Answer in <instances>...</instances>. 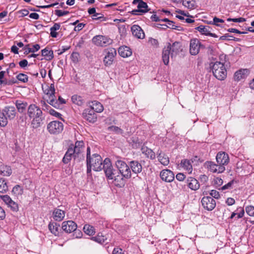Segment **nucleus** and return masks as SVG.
Wrapping results in <instances>:
<instances>
[{"label": "nucleus", "mask_w": 254, "mask_h": 254, "mask_svg": "<svg viewBox=\"0 0 254 254\" xmlns=\"http://www.w3.org/2000/svg\"><path fill=\"white\" fill-rule=\"evenodd\" d=\"M92 105L90 106V109L94 110V112L101 113L104 110L103 106L100 102L94 101L92 102Z\"/></svg>", "instance_id": "obj_35"}, {"label": "nucleus", "mask_w": 254, "mask_h": 254, "mask_svg": "<svg viewBox=\"0 0 254 254\" xmlns=\"http://www.w3.org/2000/svg\"><path fill=\"white\" fill-rule=\"evenodd\" d=\"M73 232V236L75 238H81L82 237V232L80 230H77V229Z\"/></svg>", "instance_id": "obj_58"}, {"label": "nucleus", "mask_w": 254, "mask_h": 254, "mask_svg": "<svg viewBox=\"0 0 254 254\" xmlns=\"http://www.w3.org/2000/svg\"><path fill=\"white\" fill-rule=\"evenodd\" d=\"M234 183V180H232L231 181L229 182L227 184L225 185L223 187H221V190H230L232 189V186L233 185Z\"/></svg>", "instance_id": "obj_54"}, {"label": "nucleus", "mask_w": 254, "mask_h": 254, "mask_svg": "<svg viewBox=\"0 0 254 254\" xmlns=\"http://www.w3.org/2000/svg\"><path fill=\"white\" fill-rule=\"evenodd\" d=\"M15 106L20 113H23L25 111L27 106V103L21 100H16L15 103Z\"/></svg>", "instance_id": "obj_36"}, {"label": "nucleus", "mask_w": 254, "mask_h": 254, "mask_svg": "<svg viewBox=\"0 0 254 254\" xmlns=\"http://www.w3.org/2000/svg\"><path fill=\"white\" fill-rule=\"evenodd\" d=\"M214 76L219 80H224L227 77V70L224 64L220 62H216L210 64Z\"/></svg>", "instance_id": "obj_3"}, {"label": "nucleus", "mask_w": 254, "mask_h": 254, "mask_svg": "<svg viewBox=\"0 0 254 254\" xmlns=\"http://www.w3.org/2000/svg\"><path fill=\"white\" fill-rule=\"evenodd\" d=\"M249 74V70L246 68H241L236 71L234 75V80L235 81H240L246 78Z\"/></svg>", "instance_id": "obj_19"}, {"label": "nucleus", "mask_w": 254, "mask_h": 254, "mask_svg": "<svg viewBox=\"0 0 254 254\" xmlns=\"http://www.w3.org/2000/svg\"><path fill=\"white\" fill-rule=\"evenodd\" d=\"M103 169H104L106 177L110 180H113L114 175L118 172L113 168V167L111 163L110 160L109 158H106L103 162Z\"/></svg>", "instance_id": "obj_8"}, {"label": "nucleus", "mask_w": 254, "mask_h": 254, "mask_svg": "<svg viewBox=\"0 0 254 254\" xmlns=\"http://www.w3.org/2000/svg\"><path fill=\"white\" fill-rule=\"evenodd\" d=\"M7 205L8 207H10L11 210L13 211H17L18 210V204L12 199Z\"/></svg>", "instance_id": "obj_48"}, {"label": "nucleus", "mask_w": 254, "mask_h": 254, "mask_svg": "<svg viewBox=\"0 0 254 254\" xmlns=\"http://www.w3.org/2000/svg\"><path fill=\"white\" fill-rule=\"evenodd\" d=\"M176 179L179 181H183L185 180L186 176L183 173H178L176 175Z\"/></svg>", "instance_id": "obj_62"}, {"label": "nucleus", "mask_w": 254, "mask_h": 254, "mask_svg": "<svg viewBox=\"0 0 254 254\" xmlns=\"http://www.w3.org/2000/svg\"><path fill=\"white\" fill-rule=\"evenodd\" d=\"M246 213L250 216H254V206L249 205L246 207Z\"/></svg>", "instance_id": "obj_49"}, {"label": "nucleus", "mask_w": 254, "mask_h": 254, "mask_svg": "<svg viewBox=\"0 0 254 254\" xmlns=\"http://www.w3.org/2000/svg\"><path fill=\"white\" fill-rule=\"evenodd\" d=\"M132 3L137 4L138 8L132 10L131 13L133 15H138V12L145 13L148 11L147 3L142 0H133Z\"/></svg>", "instance_id": "obj_12"}, {"label": "nucleus", "mask_w": 254, "mask_h": 254, "mask_svg": "<svg viewBox=\"0 0 254 254\" xmlns=\"http://www.w3.org/2000/svg\"><path fill=\"white\" fill-rule=\"evenodd\" d=\"M226 203L228 205H232L235 204V200L233 198L228 197L226 201Z\"/></svg>", "instance_id": "obj_63"}, {"label": "nucleus", "mask_w": 254, "mask_h": 254, "mask_svg": "<svg viewBox=\"0 0 254 254\" xmlns=\"http://www.w3.org/2000/svg\"><path fill=\"white\" fill-rule=\"evenodd\" d=\"M163 29H166L167 28H171L173 29H176V27L174 24V22L170 20L168 22H167V24L163 25Z\"/></svg>", "instance_id": "obj_51"}, {"label": "nucleus", "mask_w": 254, "mask_h": 254, "mask_svg": "<svg viewBox=\"0 0 254 254\" xmlns=\"http://www.w3.org/2000/svg\"><path fill=\"white\" fill-rule=\"evenodd\" d=\"M183 4L186 7L190 9H193L195 7V1L194 0H182Z\"/></svg>", "instance_id": "obj_41"}, {"label": "nucleus", "mask_w": 254, "mask_h": 254, "mask_svg": "<svg viewBox=\"0 0 254 254\" xmlns=\"http://www.w3.org/2000/svg\"><path fill=\"white\" fill-rule=\"evenodd\" d=\"M65 216V212L61 209L56 208L53 212V218L57 221H62Z\"/></svg>", "instance_id": "obj_28"}, {"label": "nucleus", "mask_w": 254, "mask_h": 254, "mask_svg": "<svg viewBox=\"0 0 254 254\" xmlns=\"http://www.w3.org/2000/svg\"><path fill=\"white\" fill-rule=\"evenodd\" d=\"M60 225L56 222H50L48 228L50 232L55 236H58L59 234Z\"/></svg>", "instance_id": "obj_32"}, {"label": "nucleus", "mask_w": 254, "mask_h": 254, "mask_svg": "<svg viewBox=\"0 0 254 254\" xmlns=\"http://www.w3.org/2000/svg\"><path fill=\"white\" fill-rule=\"evenodd\" d=\"M92 42L97 46L106 47L112 44L113 40L108 37L99 35L92 38Z\"/></svg>", "instance_id": "obj_10"}, {"label": "nucleus", "mask_w": 254, "mask_h": 254, "mask_svg": "<svg viewBox=\"0 0 254 254\" xmlns=\"http://www.w3.org/2000/svg\"><path fill=\"white\" fill-rule=\"evenodd\" d=\"M141 152L146 157L150 159L153 160L156 157V155L154 151L147 146H142L141 148Z\"/></svg>", "instance_id": "obj_29"}, {"label": "nucleus", "mask_w": 254, "mask_h": 254, "mask_svg": "<svg viewBox=\"0 0 254 254\" xmlns=\"http://www.w3.org/2000/svg\"><path fill=\"white\" fill-rule=\"evenodd\" d=\"M42 56L45 57L47 61H50L54 58L53 51L49 49L46 48L41 51Z\"/></svg>", "instance_id": "obj_34"}, {"label": "nucleus", "mask_w": 254, "mask_h": 254, "mask_svg": "<svg viewBox=\"0 0 254 254\" xmlns=\"http://www.w3.org/2000/svg\"><path fill=\"white\" fill-rule=\"evenodd\" d=\"M109 128L113 131H114L121 134H122L123 133V130L120 127L116 126H112L110 127Z\"/></svg>", "instance_id": "obj_60"}, {"label": "nucleus", "mask_w": 254, "mask_h": 254, "mask_svg": "<svg viewBox=\"0 0 254 254\" xmlns=\"http://www.w3.org/2000/svg\"><path fill=\"white\" fill-rule=\"evenodd\" d=\"M201 202L203 208L208 211L212 210L216 206L215 200L211 196L203 197Z\"/></svg>", "instance_id": "obj_11"}, {"label": "nucleus", "mask_w": 254, "mask_h": 254, "mask_svg": "<svg viewBox=\"0 0 254 254\" xmlns=\"http://www.w3.org/2000/svg\"><path fill=\"white\" fill-rule=\"evenodd\" d=\"M105 57L103 63L106 66H110L113 64L114 58L117 55V51L115 48H110L105 50Z\"/></svg>", "instance_id": "obj_9"}, {"label": "nucleus", "mask_w": 254, "mask_h": 254, "mask_svg": "<svg viewBox=\"0 0 254 254\" xmlns=\"http://www.w3.org/2000/svg\"><path fill=\"white\" fill-rule=\"evenodd\" d=\"M23 192V189L19 185L15 186L12 190V193L16 196L21 195Z\"/></svg>", "instance_id": "obj_43"}, {"label": "nucleus", "mask_w": 254, "mask_h": 254, "mask_svg": "<svg viewBox=\"0 0 254 254\" xmlns=\"http://www.w3.org/2000/svg\"><path fill=\"white\" fill-rule=\"evenodd\" d=\"M187 186L191 190H196L199 188L200 185L198 181L193 177H189L187 180Z\"/></svg>", "instance_id": "obj_24"}, {"label": "nucleus", "mask_w": 254, "mask_h": 254, "mask_svg": "<svg viewBox=\"0 0 254 254\" xmlns=\"http://www.w3.org/2000/svg\"><path fill=\"white\" fill-rule=\"evenodd\" d=\"M158 160L164 166H167L169 163V158L164 153L161 151L158 154Z\"/></svg>", "instance_id": "obj_33"}, {"label": "nucleus", "mask_w": 254, "mask_h": 254, "mask_svg": "<svg viewBox=\"0 0 254 254\" xmlns=\"http://www.w3.org/2000/svg\"><path fill=\"white\" fill-rule=\"evenodd\" d=\"M76 157L77 155L74 154V151H72V147H69L63 159V161L64 163L67 164L71 160L72 157Z\"/></svg>", "instance_id": "obj_27"}, {"label": "nucleus", "mask_w": 254, "mask_h": 254, "mask_svg": "<svg viewBox=\"0 0 254 254\" xmlns=\"http://www.w3.org/2000/svg\"><path fill=\"white\" fill-rule=\"evenodd\" d=\"M70 147H72V151L77 156L82 153L84 149V143L83 141H76L74 146L72 145Z\"/></svg>", "instance_id": "obj_23"}, {"label": "nucleus", "mask_w": 254, "mask_h": 254, "mask_svg": "<svg viewBox=\"0 0 254 254\" xmlns=\"http://www.w3.org/2000/svg\"><path fill=\"white\" fill-rule=\"evenodd\" d=\"M69 11H63L62 10L57 9L55 10V14L57 15L58 17H61L64 15H67L69 14Z\"/></svg>", "instance_id": "obj_52"}, {"label": "nucleus", "mask_w": 254, "mask_h": 254, "mask_svg": "<svg viewBox=\"0 0 254 254\" xmlns=\"http://www.w3.org/2000/svg\"><path fill=\"white\" fill-rule=\"evenodd\" d=\"M113 177V183L117 187L122 188L125 186L126 183L125 177L119 173H117Z\"/></svg>", "instance_id": "obj_22"}, {"label": "nucleus", "mask_w": 254, "mask_h": 254, "mask_svg": "<svg viewBox=\"0 0 254 254\" xmlns=\"http://www.w3.org/2000/svg\"><path fill=\"white\" fill-rule=\"evenodd\" d=\"M181 47L180 42H175L172 45L168 43L167 46L164 47L162 52V60L165 65L169 63L170 55L171 58L177 55L181 51Z\"/></svg>", "instance_id": "obj_1"}, {"label": "nucleus", "mask_w": 254, "mask_h": 254, "mask_svg": "<svg viewBox=\"0 0 254 254\" xmlns=\"http://www.w3.org/2000/svg\"><path fill=\"white\" fill-rule=\"evenodd\" d=\"M180 166L184 170L187 171L189 173H191L192 167L190 161L188 159H183L180 163Z\"/></svg>", "instance_id": "obj_31"}, {"label": "nucleus", "mask_w": 254, "mask_h": 254, "mask_svg": "<svg viewBox=\"0 0 254 254\" xmlns=\"http://www.w3.org/2000/svg\"><path fill=\"white\" fill-rule=\"evenodd\" d=\"M210 27L208 26H204L201 25L195 28V29L201 32L202 34L208 36V33L209 32Z\"/></svg>", "instance_id": "obj_42"}, {"label": "nucleus", "mask_w": 254, "mask_h": 254, "mask_svg": "<svg viewBox=\"0 0 254 254\" xmlns=\"http://www.w3.org/2000/svg\"><path fill=\"white\" fill-rule=\"evenodd\" d=\"M17 79L23 83H26L28 80V77L24 73H19L16 76Z\"/></svg>", "instance_id": "obj_46"}, {"label": "nucleus", "mask_w": 254, "mask_h": 254, "mask_svg": "<svg viewBox=\"0 0 254 254\" xmlns=\"http://www.w3.org/2000/svg\"><path fill=\"white\" fill-rule=\"evenodd\" d=\"M112 254H123V250L119 248H115L113 250Z\"/></svg>", "instance_id": "obj_64"}, {"label": "nucleus", "mask_w": 254, "mask_h": 254, "mask_svg": "<svg viewBox=\"0 0 254 254\" xmlns=\"http://www.w3.org/2000/svg\"><path fill=\"white\" fill-rule=\"evenodd\" d=\"M116 166L119 170L118 173L122 174L125 179H128L131 177L129 166L125 162L121 160L116 161Z\"/></svg>", "instance_id": "obj_6"}, {"label": "nucleus", "mask_w": 254, "mask_h": 254, "mask_svg": "<svg viewBox=\"0 0 254 254\" xmlns=\"http://www.w3.org/2000/svg\"><path fill=\"white\" fill-rule=\"evenodd\" d=\"M47 129L51 134H59L64 130V125L59 121H53L47 125Z\"/></svg>", "instance_id": "obj_7"}, {"label": "nucleus", "mask_w": 254, "mask_h": 254, "mask_svg": "<svg viewBox=\"0 0 254 254\" xmlns=\"http://www.w3.org/2000/svg\"><path fill=\"white\" fill-rule=\"evenodd\" d=\"M71 101L73 103L78 106H82L84 104V100L82 97L77 95H74L71 97Z\"/></svg>", "instance_id": "obj_38"}, {"label": "nucleus", "mask_w": 254, "mask_h": 254, "mask_svg": "<svg viewBox=\"0 0 254 254\" xmlns=\"http://www.w3.org/2000/svg\"><path fill=\"white\" fill-rule=\"evenodd\" d=\"M70 58L73 63L77 64L79 61V54L77 52H73L71 55Z\"/></svg>", "instance_id": "obj_45"}, {"label": "nucleus", "mask_w": 254, "mask_h": 254, "mask_svg": "<svg viewBox=\"0 0 254 254\" xmlns=\"http://www.w3.org/2000/svg\"><path fill=\"white\" fill-rule=\"evenodd\" d=\"M12 174L11 167L6 165H0V175L3 176H9Z\"/></svg>", "instance_id": "obj_30"}, {"label": "nucleus", "mask_w": 254, "mask_h": 254, "mask_svg": "<svg viewBox=\"0 0 254 254\" xmlns=\"http://www.w3.org/2000/svg\"><path fill=\"white\" fill-rule=\"evenodd\" d=\"M161 179L166 182H171L174 180L173 172L169 170H162L160 174Z\"/></svg>", "instance_id": "obj_20"}, {"label": "nucleus", "mask_w": 254, "mask_h": 254, "mask_svg": "<svg viewBox=\"0 0 254 254\" xmlns=\"http://www.w3.org/2000/svg\"><path fill=\"white\" fill-rule=\"evenodd\" d=\"M129 168L135 174L140 173L142 170L141 164L138 161H131L129 163Z\"/></svg>", "instance_id": "obj_25"}, {"label": "nucleus", "mask_w": 254, "mask_h": 254, "mask_svg": "<svg viewBox=\"0 0 254 254\" xmlns=\"http://www.w3.org/2000/svg\"><path fill=\"white\" fill-rule=\"evenodd\" d=\"M7 119L3 111L0 112V126L5 127L7 125Z\"/></svg>", "instance_id": "obj_44"}, {"label": "nucleus", "mask_w": 254, "mask_h": 254, "mask_svg": "<svg viewBox=\"0 0 254 254\" xmlns=\"http://www.w3.org/2000/svg\"><path fill=\"white\" fill-rule=\"evenodd\" d=\"M85 25V24L82 23H78L76 26H75L74 30L76 32H79L83 28Z\"/></svg>", "instance_id": "obj_61"}, {"label": "nucleus", "mask_w": 254, "mask_h": 254, "mask_svg": "<svg viewBox=\"0 0 254 254\" xmlns=\"http://www.w3.org/2000/svg\"><path fill=\"white\" fill-rule=\"evenodd\" d=\"M47 97L46 100L48 103L54 107L58 108L60 107V104L58 103L55 96V89L54 84H51L50 86H48L45 90Z\"/></svg>", "instance_id": "obj_5"}, {"label": "nucleus", "mask_w": 254, "mask_h": 254, "mask_svg": "<svg viewBox=\"0 0 254 254\" xmlns=\"http://www.w3.org/2000/svg\"><path fill=\"white\" fill-rule=\"evenodd\" d=\"M200 43L197 39H191L190 44V52L191 55H197L200 50Z\"/></svg>", "instance_id": "obj_16"}, {"label": "nucleus", "mask_w": 254, "mask_h": 254, "mask_svg": "<svg viewBox=\"0 0 254 254\" xmlns=\"http://www.w3.org/2000/svg\"><path fill=\"white\" fill-rule=\"evenodd\" d=\"M0 198L7 205L12 199L8 195H0Z\"/></svg>", "instance_id": "obj_56"}, {"label": "nucleus", "mask_w": 254, "mask_h": 254, "mask_svg": "<svg viewBox=\"0 0 254 254\" xmlns=\"http://www.w3.org/2000/svg\"><path fill=\"white\" fill-rule=\"evenodd\" d=\"M2 111L4 113L7 120H13L17 115L16 110L13 106H6L4 107Z\"/></svg>", "instance_id": "obj_18"}, {"label": "nucleus", "mask_w": 254, "mask_h": 254, "mask_svg": "<svg viewBox=\"0 0 254 254\" xmlns=\"http://www.w3.org/2000/svg\"><path fill=\"white\" fill-rule=\"evenodd\" d=\"M220 22V23H224V20L222 19H220L219 18H217V17H214L213 18V20L212 22H210L209 23L211 24H214V25H215L216 26H220L219 24H218V23Z\"/></svg>", "instance_id": "obj_53"}, {"label": "nucleus", "mask_w": 254, "mask_h": 254, "mask_svg": "<svg viewBox=\"0 0 254 254\" xmlns=\"http://www.w3.org/2000/svg\"><path fill=\"white\" fill-rule=\"evenodd\" d=\"M27 114L30 119H32V127L37 128L40 127L42 121V111L41 109L35 104H31L28 108Z\"/></svg>", "instance_id": "obj_2"}, {"label": "nucleus", "mask_w": 254, "mask_h": 254, "mask_svg": "<svg viewBox=\"0 0 254 254\" xmlns=\"http://www.w3.org/2000/svg\"><path fill=\"white\" fill-rule=\"evenodd\" d=\"M118 53L120 56L123 58H127L132 55L131 49L127 46H122L119 48Z\"/></svg>", "instance_id": "obj_26"}, {"label": "nucleus", "mask_w": 254, "mask_h": 254, "mask_svg": "<svg viewBox=\"0 0 254 254\" xmlns=\"http://www.w3.org/2000/svg\"><path fill=\"white\" fill-rule=\"evenodd\" d=\"M91 239L98 243L103 244L107 240V238L105 236L103 235L102 233H100L97 236L92 237Z\"/></svg>", "instance_id": "obj_37"}, {"label": "nucleus", "mask_w": 254, "mask_h": 254, "mask_svg": "<svg viewBox=\"0 0 254 254\" xmlns=\"http://www.w3.org/2000/svg\"><path fill=\"white\" fill-rule=\"evenodd\" d=\"M77 224L73 221H66L62 223V229L67 233H71L77 229Z\"/></svg>", "instance_id": "obj_15"}, {"label": "nucleus", "mask_w": 254, "mask_h": 254, "mask_svg": "<svg viewBox=\"0 0 254 254\" xmlns=\"http://www.w3.org/2000/svg\"><path fill=\"white\" fill-rule=\"evenodd\" d=\"M8 190L7 182L4 178H0V192L5 193Z\"/></svg>", "instance_id": "obj_39"}, {"label": "nucleus", "mask_w": 254, "mask_h": 254, "mask_svg": "<svg viewBox=\"0 0 254 254\" xmlns=\"http://www.w3.org/2000/svg\"><path fill=\"white\" fill-rule=\"evenodd\" d=\"M82 117L85 120L91 123H95L97 119V115L94 112V110L90 108L84 109L82 113Z\"/></svg>", "instance_id": "obj_13"}, {"label": "nucleus", "mask_w": 254, "mask_h": 254, "mask_svg": "<svg viewBox=\"0 0 254 254\" xmlns=\"http://www.w3.org/2000/svg\"><path fill=\"white\" fill-rule=\"evenodd\" d=\"M87 164L92 167V169L95 171H100L103 169V163L100 155L94 154L91 158L86 159Z\"/></svg>", "instance_id": "obj_4"}, {"label": "nucleus", "mask_w": 254, "mask_h": 254, "mask_svg": "<svg viewBox=\"0 0 254 254\" xmlns=\"http://www.w3.org/2000/svg\"><path fill=\"white\" fill-rule=\"evenodd\" d=\"M210 194L212 197L216 199H218L220 198L219 192L216 190H211L210 192Z\"/></svg>", "instance_id": "obj_59"}, {"label": "nucleus", "mask_w": 254, "mask_h": 254, "mask_svg": "<svg viewBox=\"0 0 254 254\" xmlns=\"http://www.w3.org/2000/svg\"><path fill=\"white\" fill-rule=\"evenodd\" d=\"M132 35L138 39H143L145 37V34L141 28L138 25H133L131 27Z\"/></svg>", "instance_id": "obj_21"}, {"label": "nucleus", "mask_w": 254, "mask_h": 254, "mask_svg": "<svg viewBox=\"0 0 254 254\" xmlns=\"http://www.w3.org/2000/svg\"><path fill=\"white\" fill-rule=\"evenodd\" d=\"M83 230L85 233L89 236L93 235L95 233L94 227L89 224H85L83 227Z\"/></svg>", "instance_id": "obj_40"}, {"label": "nucleus", "mask_w": 254, "mask_h": 254, "mask_svg": "<svg viewBox=\"0 0 254 254\" xmlns=\"http://www.w3.org/2000/svg\"><path fill=\"white\" fill-rule=\"evenodd\" d=\"M207 168L213 173H221L225 170L224 166L216 164L211 161H207L205 163Z\"/></svg>", "instance_id": "obj_14"}, {"label": "nucleus", "mask_w": 254, "mask_h": 254, "mask_svg": "<svg viewBox=\"0 0 254 254\" xmlns=\"http://www.w3.org/2000/svg\"><path fill=\"white\" fill-rule=\"evenodd\" d=\"M245 211L243 208H241V211L239 213L233 212L230 217V219H232L236 215H237V218L238 219L242 218L244 215Z\"/></svg>", "instance_id": "obj_47"}, {"label": "nucleus", "mask_w": 254, "mask_h": 254, "mask_svg": "<svg viewBox=\"0 0 254 254\" xmlns=\"http://www.w3.org/2000/svg\"><path fill=\"white\" fill-rule=\"evenodd\" d=\"M214 184L216 186V187H220L221 186L223 183V180L219 177H215L213 180Z\"/></svg>", "instance_id": "obj_50"}, {"label": "nucleus", "mask_w": 254, "mask_h": 254, "mask_svg": "<svg viewBox=\"0 0 254 254\" xmlns=\"http://www.w3.org/2000/svg\"><path fill=\"white\" fill-rule=\"evenodd\" d=\"M228 21H233L234 22H242L246 21V19L243 17L236 18H229L227 19Z\"/></svg>", "instance_id": "obj_57"}, {"label": "nucleus", "mask_w": 254, "mask_h": 254, "mask_svg": "<svg viewBox=\"0 0 254 254\" xmlns=\"http://www.w3.org/2000/svg\"><path fill=\"white\" fill-rule=\"evenodd\" d=\"M49 112L51 115L55 116L56 117H58L59 118L62 119V114H61L60 113L57 112L54 109H50L49 110Z\"/></svg>", "instance_id": "obj_55"}, {"label": "nucleus", "mask_w": 254, "mask_h": 254, "mask_svg": "<svg viewBox=\"0 0 254 254\" xmlns=\"http://www.w3.org/2000/svg\"><path fill=\"white\" fill-rule=\"evenodd\" d=\"M217 164L220 166L226 165L229 162V157L228 155L224 152H220L217 153L216 157Z\"/></svg>", "instance_id": "obj_17"}]
</instances>
